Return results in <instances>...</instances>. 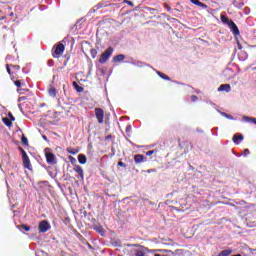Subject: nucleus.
I'll list each match as a JSON object with an SVG mask.
<instances>
[{"label": "nucleus", "instance_id": "obj_17", "mask_svg": "<svg viewBox=\"0 0 256 256\" xmlns=\"http://www.w3.org/2000/svg\"><path fill=\"white\" fill-rule=\"evenodd\" d=\"M103 7H109V4H105L104 2H100L94 6V12L99 11V9H103Z\"/></svg>", "mask_w": 256, "mask_h": 256}, {"label": "nucleus", "instance_id": "obj_34", "mask_svg": "<svg viewBox=\"0 0 256 256\" xmlns=\"http://www.w3.org/2000/svg\"><path fill=\"white\" fill-rule=\"evenodd\" d=\"M191 101H193V103H195L196 101H199V97H197V95H192Z\"/></svg>", "mask_w": 256, "mask_h": 256}, {"label": "nucleus", "instance_id": "obj_28", "mask_svg": "<svg viewBox=\"0 0 256 256\" xmlns=\"http://www.w3.org/2000/svg\"><path fill=\"white\" fill-rule=\"evenodd\" d=\"M10 67H12V69H14V71H20L21 70V66H19V65L10 64Z\"/></svg>", "mask_w": 256, "mask_h": 256}, {"label": "nucleus", "instance_id": "obj_32", "mask_svg": "<svg viewBox=\"0 0 256 256\" xmlns=\"http://www.w3.org/2000/svg\"><path fill=\"white\" fill-rule=\"evenodd\" d=\"M135 256H145V252H143L141 250H137L135 253Z\"/></svg>", "mask_w": 256, "mask_h": 256}, {"label": "nucleus", "instance_id": "obj_24", "mask_svg": "<svg viewBox=\"0 0 256 256\" xmlns=\"http://www.w3.org/2000/svg\"><path fill=\"white\" fill-rule=\"evenodd\" d=\"M18 228L24 229V231H31V226L25 224H21Z\"/></svg>", "mask_w": 256, "mask_h": 256}, {"label": "nucleus", "instance_id": "obj_40", "mask_svg": "<svg viewBox=\"0 0 256 256\" xmlns=\"http://www.w3.org/2000/svg\"><path fill=\"white\" fill-rule=\"evenodd\" d=\"M156 172H157V170H155V169L147 170V173H156Z\"/></svg>", "mask_w": 256, "mask_h": 256}, {"label": "nucleus", "instance_id": "obj_37", "mask_svg": "<svg viewBox=\"0 0 256 256\" xmlns=\"http://www.w3.org/2000/svg\"><path fill=\"white\" fill-rule=\"evenodd\" d=\"M153 153H155V150H150L146 152L147 157H151V155H153Z\"/></svg>", "mask_w": 256, "mask_h": 256}, {"label": "nucleus", "instance_id": "obj_33", "mask_svg": "<svg viewBox=\"0 0 256 256\" xmlns=\"http://www.w3.org/2000/svg\"><path fill=\"white\" fill-rule=\"evenodd\" d=\"M6 71H7L8 74L12 75V73H11V64L6 65Z\"/></svg>", "mask_w": 256, "mask_h": 256}, {"label": "nucleus", "instance_id": "obj_10", "mask_svg": "<svg viewBox=\"0 0 256 256\" xmlns=\"http://www.w3.org/2000/svg\"><path fill=\"white\" fill-rule=\"evenodd\" d=\"M11 29L7 28V26L2 27L1 35L3 36V39H7L9 35H11Z\"/></svg>", "mask_w": 256, "mask_h": 256}, {"label": "nucleus", "instance_id": "obj_1", "mask_svg": "<svg viewBox=\"0 0 256 256\" xmlns=\"http://www.w3.org/2000/svg\"><path fill=\"white\" fill-rule=\"evenodd\" d=\"M220 19L222 23H224V25H227L229 27L235 37H237V35H240L239 27H237V24H235L233 20H229V17H227L226 15H221Z\"/></svg>", "mask_w": 256, "mask_h": 256}, {"label": "nucleus", "instance_id": "obj_2", "mask_svg": "<svg viewBox=\"0 0 256 256\" xmlns=\"http://www.w3.org/2000/svg\"><path fill=\"white\" fill-rule=\"evenodd\" d=\"M63 53H65V45H63V43H58L53 46L52 57H54V59H59Z\"/></svg>", "mask_w": 256, "mask_h": 256}, {"label": "nucleus", "instance_id": "obj_6", "mask_svg": "<svg viewBox=\"0 0 256 256\" xmlns=\"http://www.w3.org/2000/svg\"><path fill=\"white\" fill-rule=\"evenodd\" d=\"M49 229H51V224L47 220H42L38 225L39 233H47Z\"/></svg>", "mask_w": 256, "mask_h": 256}, {"label": "nucleus", "instance_id": "obj_20", "mask_svg": "<svg viewBox=\"0 0 256 256\" xmlns=\"http://www.w3.org/2000/svg\"><path fill=\"white\" fill-rule=\"evenodd\" d=\"M157 75H159V77H161V79H164V81H171V78L167 75H165V73H162L161 71H157Z\"/></svg>", "mask_w": 256, "mask_h": 256}, {"label": "nucleus", "instance_id": "obj_13", "mask_svg": "<svg viewBox=\"0 0 256 256\" xmlns=\"http://www.w3.org/2000/svg\"><path fill=\"white\" fill-rule=\"evenodd\" d=\"M218 91H226V93H229V91H231V85H229V84H222L218 88Z\"/></svg>", "mask_w": 256, "mask_h": 256}, {"label": "nucleus", "instance_id": "obj_21", "mask_svg": "<svg viewBox=\"0 0 256 256\" xmlns=\"http://www.w3.org/2000/svg\"><path fill=\"white\" fill-rule=\"evenodd\" d=\"M72 85L78 93H83V87L79 86L77 82H73Z\"/></svg>", "mask_w": 256, "mask_h": 256}, {"label": "nucleus", "instance_id": "obj_41", "mask_svg": "<svg viewBox=\"0 0 256 256\" xmlns=\"http://www.w3.org/2000/svg\"><path fill=\"white\" fill-rule=\"evenodd\" d=\"M26 99H27L26 96H22L19 98V101H25Z\"/></svg>", "mask_w": 256, "mask_h": 256}, {"label": "nucleus", "instance_id": "obj_39", "mask_svg": "<svg viewBox=\"0 0 256 256\" xmlns=\"http://www.w3.org/2000/svg\"><path fill=\"white\" fill-rule=\"evenodd\" d=\"M118 167H125V163H123L122 161L118 162Z\"/></svg>", "mask_w": 256, "mask_h": 256}, {"label": "nucleus", "instance_id": "obj_23", "mask_svg": "<svg viewBox=\"0 0 256 256\" xmlns=\"http://www.w3.org/2000/svg\"><path fill=\"white\" fill-rule=\"evenodd\" d=\"M21 141H22V144L25 145V147H29V140L27 139L25 134L22 135Z\"/></svg>", "mask_w": 256, "mask_h": 256}, {"label": "nucleus", "instance_id": "obj_19", "mask_svg": "<svg viewBox=\"0 0 256 256\" xmlns=\"http://www.w3.org/2000/svg\"><path fill=\"white\" fill-rule=\"evenodd\" d=\"M233 253V250L228 249V250H222L220 253H218L217 256H229Z\"/></svg>", "mask_w": 256, "mask_h": 256}, {"label": "nucleus", "instance_id": "obj_48", "mask_svg": "<svg viewBox=\"0 0 256 256\" xmlns=\"http://www.w3.org/2000/svg\"><path fill=\"white\" fill-rule=\"evenodd\" d=\"M251 47L253 48V47H256V46H251Z\"/></svg>", "mask_w": 256, "mask_h": 256}, {"label": "nucleus", "instance_id": "obj_30", "mask_svg": "<svg viewBox=\"0 0 256 256\" xmlns=\"http://www.w3.org/2000/svg\"><path fill=\"white\" fill-rule=\"evenodd\" d=\"M124 3H126V5H129L130 7H135V4L131 2V0H125Z\"/></svg>", "mask_w": 256, "mask_h": 256}, {"label": "nucleus", "instance_id": "obj_14", "mask_svg": "<svg viewBox=\"0 0 256 256\" xmlns=\"http://www.w3.org/2000/svg\"><path fill=\"white\" fill-rule=\"evenodd\" d=\"M48 94L50 97H57V89L54 86L48 88Z\"/></svg>", "mask_w": 256, "mask_h": 256}, {"label": "nucleus", "instance_id": "obj_27", "mask_svg": "<svg viewBox=\"0 0 256 256\" xmlns=\"http://www.w3.org/2000/svg\"><path fill=\"white\" fill-rule=\"evenodd\" d=\"M67 152H68L70 155H77V153H79V150H77V149L72 150V149L68 148V149H67Z\"/></svg>", "mask_w": 256, "mask_h": 256}, {"label": "nucleus", "instance_id": "obj_15", "mask_svg": "<svg viewBox=\"0 0 256 256\" xmlns=\"http://www.w3.org/2000/svg\"><path fill=\"white\" fill-rule=\"evenodd\" d=\"M78 162L80 163V165H85V163H87V156H85L84 154H79Z\"/></svg>", "mask_w": 256, "mask_h": 256}, {"label": "nucleus", "instance_id": "obj_42", "mask_svg": "<svg viewBox=\"0 0 256 256\" xmlns=\"http://www.w3.org/2000/svg\"><path fill=\"white\" fill-rule=\"evenodd\" d=\"M71 220L69 218H66L64 223L67 225V223H69Z\"/></svg>", "mask_w": 256, "mask_h": 256}, {"label": "nucleus", "instance_id": "obj_45", "mask_svg": "<svg viewBox=\"0 0 256 256\" xmlns=\"http://www.w3.org/2000/svg\"><path fill=\"white\" fill-rule=\"evenodd\" d=\"M42 139H44V141H47V136L43 135Z\"/></svg>", "mask_w": 256, "mask_h": 256}, {"label": "nucleus", "instance_id": "obj_16", "mask_svg": "<svg viewBox=\"0 0 256 256\" xmlns=\"http://www.w3.org/2000/svg\"><path fill=\"white\" fill-rule=\"evenodd\" d=\"M74 171L76 173H78V175H79V177H81V179H83L84 173H83V168L81 166H79V165L75 166Z\"/></svg>", "mask_w": 256, "mask_h": 256}, {"label": "nucleus", "instance_id": "obj_47", "mask_svg": "<svg viewBox=\"0 0 256 256\" xmlns=\"http://www.w3.org/2000/svg\"><path fill=\"white\" fill-rule=\"evenodd\" d=\"M163 251H165V252H167V253H171V250H163Z\"/></svg>", "mask_w": 256, "mask_h": 256}, {"label": "nucleus", "instance_id": "obj_8", "mask_svg": "<svg viewBox=\"0 0 256 256\" xmlns=\"http://www.w3.org/2000/svg\"><path fill=\"white\" fill-rule=\"evenodd\" d=\"M134 161L137 165H139V163H145V161H147V158L143 156V154H137L134 156Z\"/></svg>", "mask_w": 256, "mask_h": 256}, {"label": "nucleus", "instance_id": "obj_7", "mask_svg": "<svg viewBox=\"0 0 256 256\" xmlns=\"http://www.w3.org/2000/svg\"><path fill=\"white\" fill-rule=\"evenodd\" d=\"M45 157L48 165H53V163H55V154L51 152V148L45 149Z\"/></svg>", "mask_w": 256, "mask_h": 256}, {"label": "nucleus", "instance_id": "obj_12", "mask_svg": "<svg viewBox=\"0 0 256 256\" xmlns=\"http://www.w3.org/2000/svg\"><path fill=\"white\" fill-rule=\"evenodd\" d=\"M191 3H193L194 5H197V7H201V9H207V4L199 1V0H190Z\"/></svg>", "mask_w": 256, "mask_h": 256}, {"label": "nucleus", "instance_id": "obj_22", "mask_svg": "<svg viewBox=\"0 0 256 256\" xmlns=\"http://www.w3.org/2000/svg\"><path fill=\"white\" fill-rule=\"evenodd\" d=\"M94 229L99 235H105V229L102 226H95Z\"/></svg>", "mask_w": 256, "mask_h": 256}, {"label": "nucleus", "instance_id": "obj_11", "mask_svg": "<svg viewBox=\"0 0 256 256\" xmlns=\"http://www.w3.org/2000/svg\"><path fill=\"white\" fill-rule=\"evenodd\" d=\"M232 141L235 143V145H239V141H243V134H235Z\"/></svg>", "mask_w": 256, "mask_h": 256}, {"label": "nucleus", "instance_id": "obj_25", "mask_svg": "<svg viewBox=\"0 0 256 256\" xmlns=\"http://www.w3.org/2000/svg\"><path fill=\"white\" fill-rule=\"evenodd\" d=\"M244 119H245V121H248L249 123H254L256 125V118L244 116Z\"/></svg>", "mask_w": 256, "mask_h": 256}, {"label": "nucleus", "instance_id": "obj_36", "mask_svg": "<svg viewBox=\"0 0 256 256\" xmlns=\"http://www.w3.org/2000/svg\"><path fill=\"white\" fill-rule=\"evenodd\" d=\"M249 153H251V152L249 151V149H245V150L243 151L242 155H244V157H247V155H249Z\"/></svg>", "mask_w": 256, "mask_h": 256}, {"label": "nucleus", "instance_id": "obj_43", "mask_svg": "<svg viewBox=\"0 0 256 256\" xmlns=\"http://www.w3.org/2000/svg\"><path fill=\"white\" fill-rule=\"evenodd\" d=\"M111 138H112V136H111V135H108V136L106 137V140L109 141V139H111Z\"/></svg>", "mask_w": 256, "mask_h": 256}, {"label": "nucleus", "instance_id": "obj_9", "mask_svg": "<svg viewBox=\"0 0 256 256\" xmlns=\"http://www.w3.org/2000/svg\"><path fill=\"white\" fill-rule=\"evenodd\" d=\"M122 61H125V55L124 54H118L113 57L112 63H122Z\"/></svg>", "mask_w": 256, "mask_h": 256}, {"label": "nucleus", "instance_id": "obj_31", "mask_svg": "<svg viewBox=\"0 0 256 256\" xmlns=\"http://www.w3.org/2000/svg\"><path fill=\"white\" fill-rule=\"evenodd\" d=\"M8 119L12 122L15 121V116H13V113L11 112L8 113Z\"/></svg>", "mask_w": 256, "mask_h": 256}, {"label": "nucleus", "instance_id": "obj_3", "mask_svg": "<svg viewBox=\"0 0 256 256\" xmlns=\"http://www.w3.org/2000/svg\"><path fill=\"white\" fill-rule=\"evenodd\" d=\"M113 47H108L99 58V63L104 64L106 61H109L111 55H113Z\"/></svg>", "mask_w": 256, "mask_h": 256}, {"label": "nucleus", "instance_id": "obj_4", "mask_svg": "<svg viewBox=\"0 0 256 256\" xmlns=\"http://www.w3.org/2000/svg\"><path fill=\"white\" fill-rule=\"evenodd\" d=\"M19 151H21L22 153V161L25 169H31V160H29L27 152H25V149H23L22 147H19Z\"/></svg>", "mask_w": 256, "mask_h": 256}, {"label": "nucleus", "instance_id": "obj_26", "mask_svg": "<svg viewBox=\"0 0 256 256\" xmlns=\"http://www.w3.org/2000/svg\"><path fill=\"white\" fill-rule=\"evenodd\" d=\"M90 55H91L92 59H95V57H97V49L92 48L90 50Z\"/></svg>", "mask_w": 256, "mask_h": 256}, {"label": "nucleus", "instance_id": "obj_5", "mask_svg": "<svg viewBox=\"0 0 256 256\" xmlns=\"http://www.w3.org/2000/svg\"><path fill=\"white\" fill-rule=\"evenodd\" d=\"M94 111H95V115L98 123L100 125H103L105 121V111L102 108H95Z\"/></svg>", "mask_w": 256, "mask_h": 256}, {"label": "nucleus", "instance_id": "obj_29", "mask_svg": "<svg viewBox=\"0 0 256 256\" xmlns=\"http://www.w3.org/2000/svg\"><path fill=\"white\" fill-rule=\"evenodd\" d=\"M68 159H69L70 163H72V164L77 163V159H75V157H73L71 155L68 157Z\"/></svg>", "mask_w": 256, "mask_h": 256}, {"label": "nucleus", "instance_id": "obj_46", "mask_svg": "<svg viewBox=\"0 0 256 256\" xmlns=\"http://www.w3.org/2000/svg\"><path fill=\"white\" fill-rule=\"evenodd\" d=\"M238 49H243V46H241V44H238Z\"/></svg>", "mask_w": 256, "mask_h": 256}, {"label": "nucleus", "instance_id": "obj_35", "mask_svg": "<svg viewBox=\"0 0 256 256\" xmlns=\"http://www.w3.org/2000/svg\"><path fill=\"white\" fill-rule=\"evenodd\" d=\"M14 85L18 88H21V80L14 81Z\"/></svg>", "mask_w": 256, "mask_h": 256}, {"label": "nucleus", "instance_id": "obj_44", "mask_svg": "<svg viewBox=\"0 0 256 256\" xmlns=\"http://www.w3.org/2000/svg\"><path fill=\"white\" fill-rule=\"evenodd\" d=\"M167 11H171V6H166Z\"/></svg>", "mask_w": 256, "mask_h": 256}, {"label": "nucleus", "instance_id": "obj_38", "mask_svg": "<svg viewBox=\"0 0 256 256\" xmlns=\"http://www.w3.org/2000/svg\"><path fill=\"white\" fill-rule=\"evenodd\" d=\"M66 60L64 61L63 65L64 67H67L68 63H69V56H65Z\"/></svg>", "mask_w": 256, "mask_h": 256}, {"label": "nucleus", "instance_id": "obj_18", "mask_svg": "<svg viewBox=\"0 0 256 256\" xmlns=\"http://www.w3.org/2000/svg\"><path fill=\"white\" fill-rule=\"evenodd\" d=\"M2 123H4V125H6V127H12V125H13L12 120H10L7 117L2 118Z\"/></svg>", "mask_w": 256, "mask_h": 256}]
</instances>
